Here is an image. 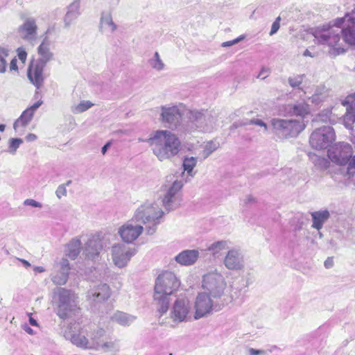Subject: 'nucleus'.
<instances>
[{"mask_svg": "<svg viewBox=\"0 0 355 355\" xmlns=\"http://www.w3.org/2000/svg\"><path fill=\"white\" fill-rule=\"evenodd\" d=\"M136 254L137 250L135 248L126 245L125 243H114L110 248L112 261L119 268L126 267Z\"/></svg>", "mask_w": 355, "mask_h": 355, "instance_id": "f8f14e48", "label": "nucleus"}, {"mask_svg": "<svg viewBox=\"0 0 355 355\" xmlns=\"http://www.w3.org/2000/svg\"><path fill=\"white\" fill-rule=\"evenodd\" d=\"M200 253L198 250H185L175 256V260L182 266H188L193 265L198 259Z\"/></svg>", "mask_w": 355, "mask_h": 355, "instance_id": "a878e982", "label": "nucleus"}, {"mask_svg": "<svg viewBox=\"0 0 355 355\" xmlns=\"http://www.w3.org/2000/svg\"><path fill=\"white\" fill-rule=\"evenodd\" d=\"M24 205L26 206H31L33 207L42 208V205L33 199H26L24 201Z\"/></svg>", "mask_w": 355, "mask_h": 355, "instance_id": "09e8293b", "label": "nucleus"}, {"mask_svg": "<svg viewBox=\"0 0 355 355\" xmlns=\"http://www.w3.org/2000/svg\"><path fill=\"white\" fill-rule=\"evenodd\" d=\"M322 96V94H319L316 91L315 93L311 98V102L318 104L319 102L322 101L324 96Z\"/></svg>", "mask_w": 355, "mask_h": 355, "instance_id": "864d4df0", "label": "nucleus"}, {"mask_svg": "<svg viewBox=\"0 0 355 355\" xmlns=\"http://www.w3.org/2000/svg\"><path fill=\"white\" fill-rule=\"evenodd\" d=\"M55 272L52 275V281L58 285H64L67 282L70 270L69 262L66 258H62L54 266Z\"/></svg>", "mask_w": 355, "mask_h": 355, "instance_id": "412c9836", "label": "nucleus"}, {"mask_svg": "<svg viewBox=\"0 0 355 355\" xmlns=\"http://www.w3.org/2000/svg\"><path fill=\"white\" fill-rule=\"evenodd\" d=\"M243 39H244V36L243 35H241V36H239V37H237V38H236L234 40L223 42L221 46L223 47L231 46H233L234 44H236L237 43H239L240 41H241Z\"/></svg>", "mask_w": 355, "mask_h": 355, "instance_id": "8fccbe9b", "label": "nucleus"}, {"mask_svg": "<svg viewBox=\"0 0 355 355\" xmlns=\"http://www.w3.org/2000/svg\"><path fill=\"white\" fill-rule=\"evenodd\" d=\"M164 213L157 202L147 200L139 206L133 216L145 227L147 235H153L161 223Z\"/></svg>", "mask_w": 355, "mask_h": 355, "instance_id": "20e7f679", "label": "nucleus"}, {"mask_svg": "<svg viewBox=\"0 0 355 355\" xmlns=\"http://www.w3.org/2000/svg\"><path fill=\"white\" fill-rule=\"evenodd\" d=\"M71 180H68L64 184H61L62 185H64L65 188L67 189V187H69L71 184Z\"/></svg>", "mask_w": 355, "mask_h": 355, "instance_id": "774afa93", "label": "nucleus"}, {"mask_svg": "<svg viewBox=\"0 0 355 355\" xmlns=\"http://www.w3.org/2000/svg\"><path fill=\"white\" fill-rule=\"evenodd\" d=\"M333 259L331 258H328L324 263V267L326 268H330L333 266Z\"/></svg>", "mask_w": 355, "mask_h": 355, "instance_id": "13d9d810", "label": "nucleus"}, {"mask_svg": "<svg viewBox=\"0 0 355 355\" xmlns=\"http://www.w3.org/2000/svg\"><path fill=\"white\" fill-rule=\"evenodd\" d=\"M111 295L110 286L106 284H100L87 293V298L91 302L98 303L107 300Z\"/></svg>", "mask_w": 355, "mask_h": 355, "instance_id": "4be33fe9", "label": "nucleus"}, {"mask_svg": "<svg viewBox=\"0 0 355 355\" xmlns=\"http://www.w3.org/2000/svg\"><path fill=\"white\" fill-rule=\"evenodd\" d=\"M46 65L33 61L29 65L28 78L31 83L39 89L43 84L44 76V69Z\"/></svg>", "mask_w": 355, "mask_h": 355, "instance_id": "5701e85b", "label": "nucleus"}, {"mask_svg": "<svg viewBox=\"0 0 355 355\" xmlns=\"http://www.w3.org/2000/svg\"><path fill=\"white\" fill-rule=\"evenodd\" d=\"M336 138L334 129L331 126H323L315 129L311 135L309 143L316 150L327 148Z\"/></svg>", "mask_w": 355, "mask_h": 355, "instance_id": "2eb2a0df", "label": "nucleus"}, {"mask_svg": "<svg viewBox=\"0 0 355 355\" xmlns=\"http://www.w3.org/2000/svg\"><path fill=\"white\" fill-rule=\"evenodd\" d=\"M214 299L207 293L199 292L193 304V319L197 320L213 314L216 307Z\"/></svg>", "mask_w": 355, "mask_h": 355, "instance_id": "ddd939ff", "label": "nucleus"}, {"mask_svg": "<svg viewBox=\"0 0 355 355\" xmlns=\"http://www.w3.org/2000/svg\"><path fill=\"white\" fill-rule=\"evenodd\" d=\"M230 247L231 242L229 240H221L210 244L207 250L214 258L218 259L223 255L225 250H229Z\"/></svg>", "mask_w": 355, "mask_h": 355, "instance_id": "c85d7f7f", "label": "nucleus"}, {"mask_svg": "<svg viewBox=\"0 0 355 355\" xmlns=\"http://www.w3.org/2000/svg\"><path fill=\"white\" fill-rule=\"evenodd\" d=\"M148 63L151 68L157 71H161L165 68V64L161 59L158 52L155 53L153 57L148 60Z\"/></svg>", "mask_w": 355, "mask_h": 355, "instance_id": "4c0bfd02", "label": "nucleus"}, {"mask_svg": "<svg viewBox=\"0 0 355 355\" xmlns=\"http://www.w3.org/2000/svg\"><path fill=\"white\" fill-rule=\"evenodd\" d=\"M67 191L64 185L60 184L55 191V196L58 199L67 196Z\"/></svg>", "mask_w": 355, "mask_h": 355, "instance_id": "49530a36", "label": "nucleus"}, {"mask_svg": "<svg viewBox=\"0 0 355 355\" xmlns=\"http://www.w3.org/2000/svg\"><path fill=\"white\" fill-rule=\"evenodd\" d=\"M303 55L304 56H309V57H311V58H313L315 56V55L312 54V53L308 50V49H306L304 53H303Z\"/></svg>", "mask_w": 355, "mask_h": 355, "instance_id": "e2e57ef3", "label": "nucleus"}, {"mask_svg": "<svg viewBox=\"0 0 355 355\" xmlns=\"http://www.w3.org/2000/svg\"><path fill=\"white\" fill-rule=\"evenodd\" d=\"M185 107L182 103L167 104L159 107V120L168 128L177 129Z\"/></svg>", "mask_w": 355, "mask_h": 355, "instance_id": "9b49d317", "label": "nucleus"}, {"mask_svg": "<svg viewBox=\"0 0 355 355\" xmlns=\"http://www.w3.org/2000/svg\"><path fill=\"white\" fill-rule=\"evenodd\" d=\"M57 300V314L62 319L71 317L78 310L76 294L64 288H59L55 294Z\"/></svg>", "mask_w": 355, "mask_h": 355, "instance_id": "1a4fd4ad", "label": "nucleus"}, {"mask_svg": "<svg viewBox=\"0 0 355 355\" xmlns=\"http://www.w3.org/2000/svg\"><path fill=\"white\" fill-rule=\"evenodd\" d=\"M168 311L169 319L172 322L168 325L172 327L191 321L193 318V303L185 294L178 295L171 306H168Z\"/></svg>", "mask_w": 355, "mask_h": 355, "instance_id": "423d86ee", "label": "nucleus"}, {"mask_svg": "<svg viewBox=\"0 0 355 355\" xmlns=\"http://www.w3.org/2000/svg\"><path fill=\"white\" fill-rule=\"evenodd\" d=\"M29 322L30 324L32 325V326H35V327H37L38 326V323L36 321V320H35L34 318H33L32 317L30 316L29 318Z\"/></svg>", "mask_w": 355, "mask_h": 355, "instance_id": "0e129e2a", "label": "nucleus"}, {"mask_svg": "<svg viewBox=\"0 0 355 355\" xmlns=\"http://www.w3.org/2000/svg\"><path fill=\"white\" fill-rule=\"evenodd\" d=\"M341 33L347 43L355 45V8L347 12L343 17L337 18L333 25L315 28L312 35L316 43L328 46L329 53L336 56L345 52L343 48L338 46Z\"/></svg>", "mask_w": 355, "mask_h": 355, "instance_id": "f257e3e1", "label": "nucleus"}, {"mask_svg": "<svg viewBox=\"0 0 355 355\" xmlns=\"http://www.w3.org/2000/svg\"><path fill=\"white\" fill-rule=\"evenodd\" d=\"M320 116H318L315 120L316 121H327L329 120V116L327 115L325 116V119H320Z\"/></svg>", "mask_w": 355, "mask_h": 355, "instance_id": "338daca9", "label": "nucleus"}, {"mask_svg": "<svg viewBox=\"0 0 355 355\" xmlns=\"http://www.w3.org/2000/svg\"><path fill=\"white\" fill-rule=\"evenodd\" d=\"M37 136L35 134L30 133L26 137V139L28 141H33L36 140Z\"/></svg>", "mask_w": 355, "mask_h": 355, "instance_id": "bf43d9fd", "label": "nucleus"}, {"mask_svg": "<svg viewBox=\"0 0 355 355\" xmlns=\"http://www.w3.org/2000/svg\"><path fill=\"white\" fill-rule=\"evenodd\" d=\"M112 320L120 325L128 326L135 322L136 317L122 311H116L112 316Z\"/></svg>", "mask_w": 355, "mask_h": 355, "instance_id": "2f4dec72", "label": "nucleus"}, {"mask_svg": "<svg viewBox=\"0 0 355 355\" xmlns=\"http://www.w3.org/2000/svg\"><path fill=\"white\" fill-rule=\"evenodd\" d=\"M82 246L79 237L73 238L66 245L65 256L72 260L76 259L80 252Z\"/></svg>", "mask_w": 355, "mask_h": 355, "instance_id": "7c9ffc66", "label": "nucleus"}, {"mask_svg": "<svg viewBox=\"0 0 355 355\" xmlns=\"http://www.w3.org/2000/svg\"><path fill=\"white\" fill-rule=\"evenodd\" d=\"M21 327L29 335H34L35 334V331L27 324H24Z\"/></svg>", "mask_w": 355, "mask_h": 355, "instance_id": "4d7b16f0", "label": "nucleus"}, {"mask_svg": "<svg viewBox=\"0 0 355 355\" xmlns=\"http://www.w3.org/2000/svg\"><path fill=\"white\" fill-rule=\"evenodd\" d=\"M198 162V158L196 157H189L185 156L183 159L182 166L184 168V171L187 172V173L193 177L195 173L193 172V168L196 166Z\"/></svg>", "mask_w": 355, "mask_h": 355, "instance_id": "c9c22d12", "label": "nucleus"}, {"mask_svg": "<svg viewBox=\"0 0 355 355\" xmlns=\"http://www.w3.org/2000/svg\"><path fill=\"white\" fill-rule=\"evenodd\" d=\"M17 56L22 63L25 62L27 58V53L24 48L20 47L17 49Z\"/></svg>", "mask_w": 355, "mask_h": 355, "instance_id": "603ef678", "label": "nucleus"}, {"mask_svg": "<svg viewBox=\"0 0 355 355\" xmlns=\"http://www.w3.org/2000/svg\"><path fill=\"white\" fill-rule=\"evenodd\" d=\"M311 216L312 218L311 227L320 231L330 218V213L327 209H321L311 212Z\"/></svg>", "mask_w": 355, "mask_h": 355, "instance_id": "c756f323", "label": "nucleus"}, {"mask_svg": "<svg viewBox=\"0 0 355 355\" xmlns=\"http://www.w3.org/2000/svg\"><path fill=\"white\" fill-rule=\"evenodd\" d=\"M33 270L36 272H43L45 271V269L42 266H34Z\"/></svg>", "mask_w": 355, "mask_h": 355, "instance_id": "680f3d73", "label": "nucleus"}, {"mask_svg": "<svg viewBox=\"0 0 355 355\" xmlns=\"http://www.w3.org/2000/svg\"><path fill=\"white\" fill-rule=\"evenodd\" d=\"M184 185L182 180L174 175L166 178V183L162 187L164 194L162 197L163 206L167 211L177 209L181 204L180 190Z\"/></svg>", "mask_w": 355, "mask_h": 355, "instance_id": "0eeeda50", "label": "nucleus"}, {"mask_svg": "<svg viewBox=\"0 0 355 355\" xmlns=\"http://www.w3.org/2000/svg\"><path fill=\"white\" fill-rule=\"evenodd\" d=\"M109 234L101 232H96L91 235L85 243L84 254L88 259L96 260L99 257L105 241L109 240Z\"/></svg>", "mask_w": 355, "mask_h": 355, "instance_id": "dca6fc26", "label": "nucleus"}, {"mask_svg": "<svg viewBox=\"0 0 355 355\" xmlns=\"http://www.w3.org/2000/svg\"><path fill=\"white\" fill-rule=\"evenodd\" d=\"M280 20H281L280 17H278L275 19V21L272 23L271 30L270 32V35H272L277 32V31L279 30V26H280V25H279Z\"/></svg>", "mask_w": 355, "mask_h": 355, "instance_id": "3c124183", "label": "nucleus"}, {"mask_svg": "<svg viewBox=\"0 0 355 355\" xmlns=\"http://www.w3.org/2000/svg\"><path fill=\"white\" fill-rule=\"evenodd\" d=\"M80 0H74L67 8V12L64 17L66 27L71 26L80 15Z\"/></svg>", "mask_w": 355, "mask_h": 355, "instance_id": "bb28decb", "label": "nucleus"}, {"mask_svg": "<svg viewBox=\"0 0 355 355\" xmlns=\"http://www.w3.org/2000/svg\"><path fill=\"white\" fill-rule=\"evenodd\" d=\"M200 287L202 293H207L213 298H220L227 288V282L217 269L207 271L202 276Z\"/></svg>", "mask_w": 355, "mask_h": 355, "instance_id": "6e6552de", "label": "nucleus"}, {"mask_svg": "<svg viewBox=\"0 0 355 355\" xmlns=\"http://www.w3.org/2000/svg\"><path fill=\"white\" fill-rule=\"evenodd\" d=\"M99 29L102 33L106 35L112 34L116 31L117 26L114 22L110 12H103L101 14Z\"/></svg>", "mask_w": 355, "mask_h": 355, "instance_id": "cd10ccee", "label": "nucleus"}, {"mask_svg": "<svg viewBox=\"0 0 355 355\" xmlns=\"http://www.w3.org/2000/svg\"><path fill=\"white\" fill-rule=\"evenodd\" d=\"M22 142L21 139H11L10 140L9 151L12 153H15Z\"/></svg>", "mask_w": 355, "mask_h": 355, "instance_id": "c03bdc74", "label": "nucleus"}, {"mask_svg": "<svg viewBox=\"0 0 355 355\" xmlns=\"http://www.w3.org/2000/svg\"><path fill=\"white\" fill-rule=\"evenodd\" d=\"M354 154L352 146L347 143L340 142L328 150V157L334 163L345 166Z\"/></svg>", "mask_w": 355, "mask_h": 355, "instance_id": "f3484780", "label": "nucleus"}, {"mask_svg": "<svg viewBox=\"0 0 355 355\" xmlns=\"http://www.w3.org/2000/svg\"><path fill=\"white\" fill-rule=\"evenodd\" d=\"M95 348L104 352H117L119 350V344L116 339L103 340L101 342L97 343V346Z\"/></svg>", "mask_w": 355, "mask_h": 355, "instance_id": "473e14b6", "label": "nucleus"}, {"mask_svg": "<svg viewBox=\"0 0 355 355\" xmlns=\"http://www.w3.org/2000/svg\"><path fill=\"white\" fill-rule=\"evenodd\" d=\"M10 71H15V72H18V67H17V59L15 58H10Z\"/></svg>", "mask_w": 355, "mask_h": 355, "instance_id": "6e6d98bb", "label": "nucleus"}, {"mask_svg": "<svg viewBox=\"0 0 355 355\" xmlns=\"http://www.w3.org/2000/svg\"><path fill=\"white\" fill-rule=\"evenodd\" d=\"M291 109L293 115L300 117V119H297V120L304 121V118L310 113L309 105L304 102L293 105Z\"/></svg>", "mask_w": 355, "mask_h": 355, "instance_id": "72a5a7b5", "label": "nucleus"}, {"mask_svg": "<svg viewBox=\"0 0 355 355\" xmlns=\"http://www.w3.org/2000/svg\"><path fill=\"white\" fill-rule=\"evenodd\" d=\"M71 329V327L70 326L68 327L66 330L62 331L63 336L66 339L70 340V341L78 347L83 349L91 347L89 339L85 335L81 334L84 332L83 329L78 334H73Z\"/></svg>", "mask_w": 355, "mask_h": 355, "instance_id": "393cba45", "label": "nucleus"}, {"mask_svg": "<svg viewBox=\"0 0 355 355\" xmlns=\"http://www.w3.org/2000/svg\"><path fill=\"white\" fill-rule=\"evenodd\" d=\"M180 286V281L173 272L164 271L157 277L154 287L153 300L159 314V320L168 310L170 296L178 291Z\"/></svg>", "mask_w": 355, "mask_h": 355, "instance_id": "7ed1b4c3", "label": "nucleus"}, {"mask_svg": "<svg viewBox=\"0 0 355 355\" xmlns=\"http://www.w3.org/2000/svg\"><path fill=\"white\" fill-rule=\"evenodd\" d=\"M271 125L275 132L284 138L297 137L306 126L304 121L297 119H272Z\"/></svg>", "mask_w": 355, "mask_h": 355, "instance_id": "9d476101", "label": "nucleus"}, {"mask_svg": "<svg viewBox=\"0 0 355 355\" xmlns=\"http://www.w3.org/2000/svg\"><path fill=\"white\" fill-rule=\"evenodd\" d=\"M51 41L48 36H45L37 49L38 58L35 61L46 65L53 60L54 54L51 50Z\"/></svg>", "mask_w": 355, "mask_h": 355, "instance_id": "b1692460", "label": "nucleus"}, {"mask_svg": "<svg viewBox=\"0 0 355 355\" xmlns=\"http://www.w3.org/2000/svg\"><path fill=\"white\" fill-rule=\"evenodd\" d=\"M187 116L188 121L183 125V131L186 133L211 132L216 127V117L209 112L189 110Z\"/></svg>", "mask_w": 355, "mask_h": 355, "instance_id": "39448f33", "label": "nucleus"}, {"mask_svg": "<svg viewBox=\"0 0 355 355\" xmlns=\"http://www.w3.org/2000/svg\"><path fill=\"white\" fill-rule=\"evenodd\" d=\"M225 267L230 270H241L244 268V258L241 252L236 248L230 249L223 258Z\"/></svg>", "mask_w": 355, "mask_h": 355, "instance_id": "a211bd4d", "label": "nucleus"}, {"mask_svg": "<svg viewBox=\"0 0 355 355\" xmlns=\"http://www.w3.org/2000/svg\"><path fill=\"white\" fill-rule=\"evenodd\" d=\"M19 260L23 263V265L26 268H28L31 266V263L28 261L23 259H19Z\"/></svg>", "mask_w": 355, "mask_h": 355, "instance_id": "69168bd1", "label": "nucleus"}, {"mask_svg": "<svg viewBox=\"0 0 355 355\" xmlns=\"http://www.w3.org/2000/svg\"><path fill=\"white\" fill-rule=\"evenodd\" d=\"M105 335V331L102 328H97L94 330L90 336L92 345L96 347L97 346V343L101 342Z\"/></svg>", "mask_w": 355, "mask_h": 355, "instance_id": "ea45409f", "label": "nucleus"}, {"mask_svg": "<svg viewBox=\"0 0 355 355\" xmlns=\"http://www.w3.org/2000/svg\"><path fill=\"white\" fill-rule=\"evenodd\" d=\"M110 146V142H107L106 144H105L102 148H101V152L103 153V155H105L107 150V149L109 148V147Z\"/></svg>", "mask_w": 355, "mask_h": 355, "instance_id": "052dcab7", "label": "nucleus"}, {"mask_svg": "<svg viewBox=\"0 0 355 355\" xmlns=\"http://www.w3.org/2000/svg\"><path fill=\"white\" fill-rule=\"evenodd\" d=\"M270 73V69L268 67H263L258 75L257 76V78L264 80L266 78Z\"/></svg>", "mask_w": 355, "mask_h": 355, "instance_id": "de8ad7c7", "label": "nucleus"}, {"mask_svg": "<svg viewBox=\"0 0 355 355\" xmlns=\"http://www.w3.org/2000/svg\"><path fill=\"white\" fill-rule=\"evenodd\" d=\"M220 146L219 142L216 140H211L203 143L201 156L203 159H207L210 155L215 152Z\"/></svg>", "mask_w": 355, "mask_h": 355, "instance_id": "f704fd0d", "label": "nucleus"}, {"mask_svg": "<svg viewBox=\"0 0 355 355\" xmlns=\"http://www.w3.org/2000/svg\"><path fill=\"white\" fill-rule=\"evenodd\" d=\"M249 355H264L266 354V352L261 349H256L254 348H249L248 350Z\"/></svg>", "mask_w": 355, "mask_h": 355, "instance_id": "5fc2aeb1", "label": "nucleus"}, {"mask_svg": "<svg viewBox=\"0 0 355 355\" xmlns=\"http://www.w3.org/2000/svg\"><path fill=\"white\" fill-rule=\"evenodd\" d=\"M42 103L43 101L40 100L22 112L13 125V128L17 132L22 134L24 132V128L31 121L35 111Z\"/></svg>", "mask_w": 355, "mask_h": 355, "instance_id": "6ab92c4d", "label": "nucleus"}, {"mask_svg": "<svg viewBox=\"0 0 355 355\" xmlns=\"http://www.w3.org/2000/svg\"><path fill=\"white\" fill-rule=\"evenodd\" d=\"M17 31L23 40L31 43L35 42L37 36V26L35 19L26 18L23 24L18 27Z\"/></svg>", "mask_w": 355, "mask_h": 355, "instance_id": "aec40b11", "label": "nucleus"}, {"mask_svg": "<svg viewBox=\"0 0 355 355\" xmlns=\"http://www.w3.org/2000/svg\"><path fill=\"white\" fill-rule=\"evenodd\" d=\"M93 106L94 103L89 101H81L78 104L71 107V112L73 114H80L88 110Z\"/></svg>", "mask_w": 355, "mask_h": 355, "instance_id": "58836bf2", "label": "nucleus"}, {"mask_svg": "<svg viewBox=\"0 0 355 355\" xmlns=\"http://www.w3.org/2000/svg\"><path fill=\"white\" fill-rule=\"evenodd\" d=\"M10 49L6 46H0V73L6 70L8 62L10 60Z\"/></svg>", "mask_w": 355, "mask_h": 355, "instance_id": "e433bc0d", "label": "nucleus"}, {"mask_svg": "<svg viewBox=\"0 0 355 355\" xmlns=\"http://www.w3.org/2000/svg\"><path fill=\"white\" fill-rule=\"evenodd\" d=\"M310 158L315 166L321 169H326L329 166V162L324 157H319L316 155H310Z\"/></svg>", "mask_w": 355, "mask_h": 355, "instance_id": "a19ab883", "label": "nucleus"}, {"mask_svg": "<svg viewBox=\"0 0 355 355\" xmlns=\"http://www.w3.org/2000/svg\"><path fill=\"white\" fill-rule=\"evenodd\" d=\"M145 232V227L135 217L124 223L118 229V234L124 243H132Z\"/></svg>", "mask_w": 355, "mask_h": 355, "instance_id": "4468645a", "label": "nucleus"}, {"mask_svg": "<svg viewBox=\"0 0 355 355\" xmlns=\"http://www.w3.org/2000/svg\"><path fill=\"white\" fill-rule=\"evenodd\" d=\"M249 124H254L256 125L259 126L261 128V131L263 132H266L268 131L267 124L261 119H252L250 121Z\"/></svg>", "mask_w": 355, "mask_h": 355, "instance_id": "a18cd8bd", "label": "nucleus"}, {"mask_svg": "<svg viewBox=\"0 0 355 355\" xmlns=\"http://www.w3.org/2000/svg\"><path fill=\"white\" fill-rule=\"evenodd\" d=\"M346 175L348 178H352L355 176V155L349 159L346 169Z\"/></svg>", "mask_w": 355, "mask_h": 355, "instance_id": "79ce46f5", "label": "nucleus"}, {"mask_svg": "<svg viewBox=\"0 0 355 355\" xmlns=\"http://www.w3.org/2000/svg\"><path fill=\"white\" fill-rule=\"evenodd\" d=\"M304 75H295L288 78V83L292 87H298L303 82Z\"/></svg>", "mask_w": 355, "mask_h": 355, "instance_id": "37998d69", "label": "nucleus"}, {"mask_svg": "<svg viewBox=\"0 0 355 355\" xmlns=\"http://www.w3.org/2000/svg\"><path fill=\"white\" fill-rule=\"evenodd\" d=\"M159 161L169 159L177 155L181 149V141L178 137L168 130L153 132L145 140Z\"/></svg>", "mask_w": 355, "mask_h": 355, "instance_id": "f03ea898", "label": "nucleus"}]
</instances>
